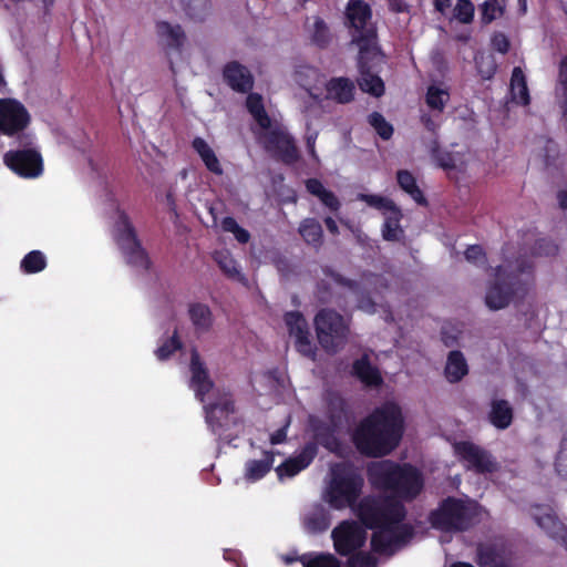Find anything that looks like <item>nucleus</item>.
<instances>
[{
	"label": "nucleus",
	"instance_id": "1",
	"mask_svg": "<svg viewBox=\"0 0 567 567\" xmlns=\"http://www.w3.org/2000/svg\"><path fill=\"white\" fill-rule=\"evenodd\" d=\"M363 486L364 478L357 467L337 463L330 466L322 497L334 509L350 507L367 527L375 529L371 539L374 551L392 554L412 536L411 527L402 523L404 507L393 498L372 497L357 505Z\"/></svg>",
	"mask_w": 567,
	"mask_h": 567
},
{
	"label": "nucleus",
	"instance_id": "2",
	"mask_svg": "<svg viewBox=\"0 0 567 567\" xmlns=\"http://www.w3.org/2000/svg\"><path fill=\"white\" fill-rule=\"evenodd\" d=\"M402 433L401 410L395 403L386 402L359 424L353 441L360 452L381 456L390 453L399 444Z\"/></svg>",
	"mask_w": 567,
	"mask_h": 567
},
{
	"label": "nucleus",
	"instance_id": "3",
	"mask_svg": "<svg viewBox=\"0 0 567 567\" xmlns=\"http://www.w3.org/2000/svg\"><path fill=\"white\" fill-rule=\"evenodd\" d=\"M369 480L372 485L392 492L401 499H412L423 488V478L415 468L390 461L373 462L369 466Z\"/></svg>",
	"mask_w": 567,
	"mask_h": 567
},
{
	"label": "nucleus",
	"instance_id": "4",
	"mask_svg": "<svg viewBox=\"0 0 567 567\" xmlns=\"http://www.w3.org/2000/svg\"><path fill=\"white\" fill-rule=\"evenodd\" d=\"M348 423L344 400L338 394H331L326 402V411L322 416H311L310 426L315 439L323 447L337 455L343 454V445L339 435Z\"/></svg>",
	"mask_w": 567,
	"mask_h": 567
},
{
	"label": "nucleus",
	"instance_id": "5",
	"mask_svg": "<svg viewBox=\"0 0 567 567\" xmlns=\"http://www.w3.org/2000/svg\"><path fill=\"white\" fill-rule=\"evenodd\" d=\"M372 12L363 0H349L346 8V24L351 30L352 43L357 44L361 56L378 53L377 33L371 24Z\"/></svg>",
	"mask_w": 567,
	"mask_h": 567
},
{
	"label": "nucleus",
	"instance_id": "6",
	"mask_svg": "<svg viewBox=\"0 0 567 567\" xmlns=\"http://www.w3.org/2000/svg\"><path fill=\"white\" fill-rule=\"evenodd\" d=\"M478 515L480 508L475 502L449 498L432 513L431 522L442 530H463L473 525Z\"/></svg>",
	"mask_w": 567,
	"mask_h": 567
},
{
	"label": "nucleus",
	"instance_id": "7",
	"mask_svg": "<svg viewBox=\"0 0 567 567\" xmlns=\"http://www.w3.org/2000/svg\"><path fill=\"white\" fill-rule=\"evenodd\" d=\"M317 338L328 352H337L344 347L350 333L348 321L329 309L319 311L315 318Z\"/></svg>",
	"mask_w": 567,
	"mask_h": 567
},
{
	"label": "nucleus",
	"instance_id": "8",
	"mask_svg": "<svg viewBox=\"0 0 567 567\" xmlns=\"http://www.w3.org/2000/svg\"><path fill=\"white\" fill-rule=\"evenodd\" d=\"M453 449L455 455L468 470H473L481 474H487L493 473L498 468V464L494 457L486 450L472 442H456L454 443Z\"/></svg>",
	"mask_w": 567,
	"mask_h": 567
},
{
	"label": "nucleus",
	"instance_id": "9",
	"mask_svg": "<svg viewBox=\"0 0 567 567\" xmlns=\"http://www.w3.org/2000/svg\"><path fill=\"white\" fill-rule=\"evenodd\" d=\"M117 241L130 265L142 269L148 267L147 255L137 241L134 229L126 216H121L118 219Z\"/></svg>",
	"mask_w": 567,
	"mask_h": 567
},
{
	"label": "nucleus",
	"instance_id": "10",
	"mask_svg": "<svg viewBox=\"0 0 567 567\" xmlns=\"http://www.w3.org/2000/svg\"><path fill=\"white\" fill-rule=\"evenodd\" d=\"M31 116L25 106L14 99L0 100V132L16 135L29 125Z\"/></svg>",
	"mask_w": 567,
	"mask_h": 567
},
{
	"label": "nucleus",
	"instance_id": "11",
	"mask_svg": "<svg viewBox=\"0 0 567 567\" xmlns=\"http://www.w3.org/2000/svg\"><path fill=\"white\" fill-rule=\"evenodd\" d=\"M259 134L265 147L282 161L293 162L297 158V150L292 138L277 123H271V128L261 130Z\"/></svg>",
	"mask_w": 567,
	"mask_h": 567
},
{
	"label": "nucleus",
	"instance_id": "12",
	"mask_svg": "<svg viewBox=\"0 0 567 567\" xmlns=\"http://www.w3.org/2000/svg\"><path fill=\"white\" fill-rule=\"evenodd\" d=\"M4 163L23 177H37L42 173L41 155L33 148L8 152Z\"/></svg>",
	"mask_w": 567,
	"mask_h": 567
},
{
	"label": "nucleus",
	"instance_id": "13",
	"mask_svg": "<svg viewBox=\"0 0 567 567\" xmlns=\"http://www.w3.org/2000/svg\"><path fill=\"white\" fill-rule=\"evenodd\" d=\"M365 537V530L354 522H342L332 530L334 547L342 555H348L360 548L364 544Z\"/></svg>",
	"mask_w": 567,
	"mask_h": 567
},
{
	"label": "nucleus",
	"instance_id": "14",
	"mask_svg": "<svg viewBox=\"0 0 567 567\" xmlns=\"http://www.w3.org/2000/svg\"><path fill=\"white\" fill-rule=\"evenodd\" d=\"M302 113L307 123V148L309 154L317 159L316 153V141L318 137V131L311 130V124L315 118H318L323 113L322 100L316 94L312 87H307V96L303 97Z\"/></svg>",
	"mask_w": 567,
	"mask_h": 567
},
{
	"label": "nucleus",
	"instance_id": "15",
	"mask_svg": "<svg viewBox=\"0 0 567 567\" xmlns=\"http://www.w3.org/2000/svg\"><path fill=\"white\" fill-rule=\"evenodd\" d=\"M285 322L288 327L290 337L295 339V344L300 353L312 358L315 350L310 340L308 324L301 313L292 311L285 316Z\"/></svg>",
	"mask_w": 567,
	"mask_h": 567
},
{
	"label": "nucleus",
	"instance_id": "16",
	"mask_svg": "<svg viewBox=\"0 0 567 567\" xmlns=\"http://www.w3.org/2000/svg\"><path fill=\"white\" fill-rule=\"evenodd\" d=\"M506 279V270L502 266L498 267L495 272V282L488 286L485 296V303L491 310H499L509 305L513 292Z\"/></svg>",
	"mask_w": 567,
	"mask_h": 567
},
{
	"label": "nucleus",
	"instance_id": "17",
	"mask_svg": "<svg viewBox=\"0 0 567 567\" xmlns=\"http://www.w3.org/2000/svg\"><path fill=\"white\" fill-rule=\"evenodd\" d=\"M380 53L378 52L375 55H365L364 58L361 56V51H359V71L360 76L358 79V83L360 89L363 92H367L373 96H381L384 92V84L380 76L374 74L371 71V68L368 65L370 62L379 61L380 60Z\"/></svg>",
	"mask_w": 567,
	"mask_h": 567
},
{
	"label": "nucleus",
	"instance_id": "18",
	"mask_svg": "<svg viewBox=\"0 0 567 567\" xmlns=\"http://www.w3.org/2000/svg\"><path fill=\"white\" fill-rule=\"evenodd\" d=\"M190 388L196 398L204 401L205 395L213 389V382L196 350H193L190 355Z\"/></svg>",
	"mask_w": 567,
	"mask_h": 567
},
{
	"label": "nucleus",
	"instance_id": "19",
	"mask_svg": "<svg viewBox=\"0 0 567 567\" xmlns=\"http://www.w3.org/2000/svg\"><path fill=\"white\" fill-rule=\"evenodd\" d=\"M316 455L317 445L315 443L307 444L297 456L288 458L285 463L276 468L279 478H282L284 476L292 477L297 475L299 472L309 466Z\"/></svg>",
	"mask_w": 567,
	"mask_h": 567
},
{
	"label": "nucleus",
	"instance_id": "20",
	"mask_svg": "<svg viewBox=\"0 0 567 567\" xmlns=\"http://www.w3.org/2000/svg\"><path fill=\"white\" fill-rule=\"evenodd\" d=\"M234 411L233 401L227 395L220 398L216 403L206 405V421L213 432H216L219 427L227 426L229 424V415L234 413Z\"/></svg>",
	"mask_w": 567,
	"mask_h": 567
},
{
	"label": "nucleus",
	"instance_id": "21",
	"mask_svg": "<svg viewBox=\"0 0 567 567\" xmlns=\"http://www.w3.org/2000/svg\"><path fill=\"white\" fill-rule=\"evenodd\" d=\"M224 78L229 86L238 92H246L254 84L250 72L237 62H230L225 66Z\"/></svg>",
	"mask_w": 567,
	"mask_h": 567
},
{
	"label": "nucleus",
	"instance_id": "22",
	"mask_svg": "<svg viewBox=\"0 0 567 567\" xmlns=\"http://www.w3.org/2000/svg\"><path fill=\"white\" fill-rule=\"evenodd\" d=\"M354 84L346 78L331 79L327 83V99L338 103H348L353 99Z\"/></svg>",
	"mask_w": 567,
	"mask_h": 567
},
{
	"label": "nucleus",
	"instance_id": "23",
	"mask_svg": "<svg viewBox=\"0 0 567 567\" xmlns=\"http://www.w3.org/2000/svg\"><path fill=\"white\" fill-rule=\"evenodd\" d=\"M468 373L467 362L460 351H451L447 355L444 375L451 383L461 381Z\"/></svg>",
	"mask_w": 567,
	"mask_h": 567
},
{
	"label": "nucleus",
	"instance_id": "24",
	"mask_svg": "<svg viewBox=\"0 0 567 567\" xmlns=\"http://www.w3.org/2000/svg\"><path fill=\"white\" fill-rule=\"evenodd\" d=\"M477 563L481 567H511L504 560L503 550L494 544H481L477 547Z\"/></svg>",
	"mask_w": 567,
	"mask_h": 567
},
{
	"label": "nucleus",
	"instance_id": "25",
	"mask_svg": "<svg viewBox=\"0 0 567 567\" xmlns=\"http://www.w3.org/2000/svg\"><path fill=\"white\" fill-rule=\"evenodd\" d=\"M189 319L197 333H205L213 327V315L208 306L193 303L188 309Z\"/></svg>",
	"mask_w": 567,
	"mask_h": 567
},
{
	"label": "nucleus",
	"instance_id": "26",
	"mask_svg": "<svg viewBox=\"0 0 567 567\" xmlns=\"http://www.w3.org/2000/svg\"><path fill=\"white\" fill-rule=\"evenodd\" d=\"M193 147L199 155V157L202 158L203 163L205 164L206 168L209 172L216 175L223 174V167L220 165L219 159L217 158L214 150L208 145V143L204 138H194Z\"/></svg>",
	"mask_w": 567,
	"mask_h": 567
},
{
	"label": "nucleus",
	"instance_id": "27",
	"mask_svg": "<svg viewBox=\"0 0 567 567\" xmlns=\"http://www.w3.org/2000/svg\"><path fill=\"white\" fill-rule=\"evenodd\" d=\"M512 100L520 105H528L530 97L527 87L526 76L519 66L514 68L511 78Z\"/></svg>",
	"mask_w": 567,
	"mask_h": 567
},
{
	"label": "nucleus",
	"instance_id": "28",
	"mask_svg": "<svg viewBox=\"0 0 567 567\" xmlns=\"http://www.w3.org/2000/svg\"><path fill=\"white\" fill-rule=\"evenodd\" d=\"M353 372L365 385L377 386L382 382L379 370L371 365L367 355L353 363Z\"/></svg>",
	"mask_w": 567,
	"mask_h": 567
},
{
	"label": "nucleus",
	"instance_id": "29",
	"mask_svg": "<svg viewBox=\"0 0 567 567\" xmlns=\"http://www.w3.org/2000/svg\"><path fill=\"white\" fill-rule=\"evenodd\" d=\"M247 109L254 120L257 122L260 131L271 128L272 121L265 111L262 96L257 93H250L246 101Z\"/></svg>",
	"mask_w": 567,
	"mask_h": 567
},
{
	"label": "nucleus",
	"instance_id": "30",
	"mask_svg": "<svg viewBox=\"0 0 567 567\" xmlns=\"http://www.w3.org/2000/svg\"><path fill=\"white\" fill-rule=\"evenodd\" d=\"M513 420V410L507 401L496 400L489 412L491 423L501 430L507 429Z\"/></svg>",
	"mask_w": 567,
	"mask_h": 567
},
{
	"label": "nucleus",
	"instance_id": "31",
	"mask_svg": "<svg viewBox=\"0 0 567 567\" xmlns=\"http://www.w3.org/2000/svg\"><path fill=\"white\" fill-rule=\"evenodd\" d=\"M385 221L382 227V237L388 241H399L403 237V229L400 226L402 214L398 207H394L388 214H384Z\"/></svg>",
	"mask_w": 567,
	"mask_h": 567
},
{
	"label": "nucleus",
	"instance_id": "32",
	"mask_svg": "<svg viewBox=\"0 0 567 567\" xmlns=\"http://www.w3.org/2000/svg\"><path fill=\"white\" fill-rule=\"evenodd\" d=\"M307 190L318 197L320 202L329 209L336 212L340 207V202L336 195L328 190L320 181L310 178L306 183Z\"/></svg>",
	"mask_w": 567,
	"mask_h": 567
},
{
	"label": "nucleus",
	"instance_id": "33",
	"mask_svg": "<svg viewBox=\"0 0 567 567\" xmlns=\"http://www.w3.org/2000/svg\"><path fill=\"white\" fill-rule=\"evenodd\" d=\"M299 234L308 245L318 248L322 244L323 231L318 220L307 218L299 226Z\"/></svg>",
	"mask_w": 567,
	"mask_h": 567
},
{
	"label": "nucleus",
	"instance_id": "34",
	"mask_svg": "<svg viewBox=\"0 0 567 567\" xmlns=\"http://www.w3.org/2000/svg\"><path fill=\"white\" fill-rule=\"evenodd\" d=\"M274 457L270 453H265L262 460H251L246 463L245 476L249 481H258L264 477L272 467Z\"/></svg>",
	"mask_w": 567,
	"mask_h": 567
},
{
	"label": "nucleus",
	"instance_id": "35",
	"mask_svg": "<svg viewBox=\"0 0 567 567\" xmlns=\"http://www.w3.org/2000/svg\"><path fill=\"white\" fill-rule=\"evenodd\" d=\"M449 101L450 93L445 86L433 84L427 87L425 102L432 111L443 112Z\"/></svg>",
	"mask_w": 567,
	"mask_h": 567
},
{
	"label": "nucleus",
	"instance_id": "36",
	"mask_svg": "<svg viewBox=\"0 0 567 567\" xmlns=\"http://www.w3.org/2000/svg\"><path fill=\"white\" fill-rule=\"evenodd\" d=\"M157 33L168 47L178 48L184 41V32L179 25L162 21L156 25Z\"/></svg>",
	"mask_w": 567,
	"mask_h": 567
},
{
	"label": "nucleus",
	"instance_id": "37",
	"mask_svg": "<svg viewBox=\"0 0 567 567\" xmlns=\"http://www.w3.org/2000/svg\"><path fill=\"white\" fill-rule=\"evenodd\" d=\"M330 525L329 515L321 507L315 508L305 517V527L310 533L326 530Z\"/></svg>",
	"mask_w": 567,
	"mask_h": 567
},
{
	"label": "nucleus",
	"instance_id": "38",
	"mask_svg": "<svg viewBox=\"0 0 567 567\" xmlns=\"http://www.w3.org/2000/svg\"><path fill=\"white\" fill-rule=\"evenodd\" d=\"M400 187L408 193L416 203H424L421 189L416 185L414 176L408 171H399L396 174Z\"/></svg>",
	"mask_w": 567,
	"mask_h": 567
},
{
	"label": "nucleus",
	"instance_id": "39",
	"mask_svg": "<svg viewBox=\"0 0 567 567\" xmlns=\"http://www.w3.org/2000/svg\"><path fill=\"white\" fill-rule=\"evenodd\" d=\"M47 266L45 256L39 251L33 250L24 256L21 261V269L25 274H35L43 270Z\"/></svg>",
	"mask_w": 567,
	"mask_h": 567
},
{
	"label": "nucleus",
	"instance_id": "40",
	"mask_svg": "<svg viewBox=\"0 0 567 567\" xmlns=\"http://www.w3.org/2000/svg\"><path fill=\"white\" fill-rule=\"evenodd\" d=\"M311 39L319 47H326L331 41V33L328 25L318 17L313 18Z\"/></svg>",
	"mask_w": 567,
	"mask_h": 567
},
{
	"label": "nucleus",
	"instance_id": "41",
	"mask_svg": "<svg viewBox=\"0 0 567 567\" xmlns=\"http://www.w3.org/2000/svg\"><path fill=\"white\" fill-rule=\"evenodd\" d=\"M358 199L367 203L369 206L373 208L381 210L383 215L388 214V212L396 207L391 199L380 195L359 194Z\"/></svg>",
	"mask_w": 567,
	"mask_h": 567
},
{
	"label": "nucleus",
	"instance_id": "42",
	"mask_svg": "<svg viewBox=\"0 0 567 567\" xmlns=\"http://www.w3.org/2000/svg\"><path fill=\"white\" fill-rule=\"evenodd\" d=\"M303 567H341L338 559L331 554H320L302 558Z\"/></svg>",
	"mask_w": 567,
	"mask_h": 567
},
{
	"label": "nucleus",
	"instance_id": "43",
	"mask_svg": "<svg viewBox=\"0 0 567 567\" xmlns=\"http://www.w3.org/2000/svg\"><path fill=\"white\" fill-rule=\"evenodd\" d=\"M502 0H486L482 6V21L489 23L503 14Z\"/></svg>",
	"mask_w": 567,
	"mask_h": 567
},
{
	"label": "nucleus",
	"instance_id": "44",
	"mask_svg": "<svg viewBox=\"0 0 567 567\" xmlns=\"http://www.w3.org/2000/svg\"><path fill=\"white\" fill-rule=\"evenodd\" d=\"M215 260L225 274L230 277H239L240 272L235 259L227 251H217Z\"/></svg>",
	"mask_w": 567,
	"mask_h": 567
},
{
	"label": "nucleus",
	"instance_id": "45",
	"mask_svg": "<svg viewBox=\"0 0 567 567\" xmlns=\"http://www.w3.org/2000/svg\"><path fill=\"white\" fill-rule=\"evenodd\" d=\"M369 123L383 140H389L392 136V125L380 113H372L369 116Z\"/></svg>",
	"mask_w": 567,
	"mask_h": 567
},
{
	"label": "nucleus",
	"instance_id": "46",
	"mask_svg": "<svg viewBox=\"0 0 567 567\" xmlns=\"http://www.w3.org/2000/svg\"><path fill=\"white\" fill-rule=\"evenodd\" d=\"M221 228L234 234L235 238L241 244H246L250 238L249 233L241 228L233 217H225L221 221Z\"/></svg>",
	"mask_w": 567,
	"mask_h": 567
},
{
	"label": "nucleus",
	"instance_id": "47",
	"mask_svg": "<svg viewBox=\"0 0 567 567\" xmlns=\"http://www.w3.org/2000/svg\"><path fill=\"white\" fill-rule=\"evenodd\" d=\"M474 16V6L468 0H458L454 8V17L462 23H468Z\"/></svg>",
	"mask_w": 567,
	"mask_h": 567
},
{
	"label": "nucleus",
	"instance_id": "48",
	"mask_svg": "<svg viewBox=\"0 0 567 567\" xmlns=\"http://www.w3.org/2000/svg\"><path fill=\"white\" fill-rule=\"evenodd\" d=\"M182 346L181 341L177 337V331H174V334L165 341L158 349L156 350V357L159 360H165L169 358V355L175 352L177 349H179Z\"/></svg>",
	"mask_w": 567,
	"mask_h": 567
},
{
	"label": "nucleus",
	"instance_id": "49",
	"mask_svg": "<svg viewBox=\"0 0 567 567\" xmlns=\"http://www.w3.org/2000/svg\"><path fill=\"white\" fill-rule=\"evenodd\" d=\"M375 560L368 554H358L350 558L349 567H375Z\"/></svg>",
	"mask_w": 567,
	"mask_h": 567
},
{
	"label": "nucleus",
	"instance_id": "50",
	"mask_svg": "<svg viewBox=\"0 0 567 567\" xmlns=\"http://www.w3.org/2000/svg\"><path fill=\"white\" fill-rule=\"evenodd\" d=\"M465 258L467 261L475 265L485 262V255L481 246H471L465 251Z\"/></svg>",
	"mask_w": 567,
	"mask_h": 567
},
{
	"label": "nucleus",
	"instance_id": "51",
	"mask_svg": "<svg viewBox=\"0 0 567 567\" xmlns=\"http://www.w3.org/2000/svg\"><path fill=\"white\" fill-rule=\"evenodd\" d=\"M492 47L494 50H496L499 53H506L509 49V41L507 37L504 33H495L492 37Z\"/></svg>",
	"mask_w": 567,
	"mask_h": 567
},
{
	"label": "nucleus",
	"instance_id": "52",
	"mask_svg": "<svg viewBox=\"0 0 567 567\" xmlns=\"http://www.w3.org/2000/svg\"><path fill=\"white\" fill-rule=\"evenodd\" d=\"M556 467L560 475L567 476V440H564L558 453Z\"/></svg>",
	"mask_w": 567,
	"mask_h": 567
},
{
	"label": "nucleus",
	"instance_id": "53",
	"mask_svg": "<svg viewBox=\"0 0 567 567\" xmlns=\"http://www.w3.org/2000/svg\"><path fill=\"white\" fill-rule=\"evenodd\" d=\"M289 425H290V417L288 416L285 422V425L271 434L270 443L275 445V444H280V443L285 442V440L287 437V429L289 427Z\"/></svg>",
	"mask_w": 567,
	"mask_h": 567
},
{
	"label": "nucleus",
	"instance_id": "54",
	"mask_svg": "<svg viewBox=\"0 0 567 567\" xmlns=\"http://www.w3.org/2000/svg\"><path fill=\"white\" fill-rule=\"evenodd\" d=\"M558 82L564 91H567V55L560 62Z\"/></svg>",
	"mask_w": 567,
	"mask_h": 567
},
{
	"label": "nucleus",
	"instance_id": "55",
	"mask_svg": "<svg viewBox=\"0 0 567 567\" xmlns=\"http://www.w3.org/2000/svg\"><path fill=\"white\" fill-rule=\"evenodd\" d=\"M358 307L365 312H374V305L369 298L360 300Z\"/></svg>",
	"mask_w": 567,
	"mask_h": 567
},
{
	"label": "nucleus",
	"instance_id": "56",
	"mask_svg": "<svg viewBox=\"0 0 567 567\" xmlns=\"http://www.w3.org/2000/svg\"><path fill=\"white\" fill-rule=\"evenodd\" d=\"M324 224L327 226V229L333 234V235H337L339 233V229H338V225L336 223V220L331 217H327L324 219Z\"/></svg>",
	"mask_w": 567,
	"mask_h": 567
},
{
	"label": "nucleus",
	"instance_id": "57",
	"mask_svg": "<svg viewBox=\"0 0 567 567\" xmlns=\"http://www.w3.org/2000/svg\"><path fill=\"white\" fill-rule=\"evenodd\" d=\"M557 202L561 209H567V192L566 190L558 192Z\"/></svg>",
	"mask_w": 567,
	"mask_h": 567
},
{
	"label": "nucleus",
	"instance_id": "58",
	"mask_svg": "<svg viewBox=\"0 0 567 567\" xmlns=\"http://www.w3.org/2000/svg\"><path fill=\"white\" fill-rule=\"evenodd\" d=\"M392 10L401 12L405 10V3L402 0H389Z\"/></svg>",
	"mask_w": 567,
	"mask_h": 567
},
{
	"label": "nucleus",
	"instance_id": "59",
	"mask_svg": "<svg viewBox=\"0 0 567 567\" xmlns=\"http://www.w3.org/2000/svg\"><path fill=\"white\" fill-rule=\"evenodd\" d=\"M434 6L437 11L444 12L450 7V0H434Z\"/></svg>",
	"mask_w": 567,
	"mask_h": 567
},
{
	"label": "nucleus",
	"instance_id": "60",
	"mask_svg": "<svg viewBox=\"0 0 567 567\" xmlns=\"http://www.w3.org/2000/svg\"><path fill=\"white\" fill-rule=\"evenodd\" d=\"M440 165L443 167V168H452L455 166L454 162L449 157L446 161H442L440 163Z\"/></svg>",
	"mask_w": 567,
	"mask_h": 567
},
{
	"label": "nucleus",
	"instance_id": "61",
	"mask_svg": "<svg viewBox=\"0 0 567 567\" xmlns=\"http://www.w3.org/2000/svg\"><path fill=\"white\" fill-rule=\"evenodd\" d=\"M423 122L425 124V126L430 130V131H433L435 128V125L434 123L431 121V118L429 117H423Z\"/></svg>",
	"mask_w": 567,
	"mask_h": 567
},
{
	"label": "nucleus",
	"instance_id": "62",
	"mask_svg": "<svg viewBox=\"0 0 567 567\" xmlns=\"http://www.w3.org/2000/svg\"><path fill=\"white\" fill-rule=\"evenodd\" d=\"M450 567H474V566L470 563L456 561V563H453Z\"/></svg>",
	"mask_w": 567,
	"mask_h": 567
},
{
	"label": "nucleus",
	"instance_id": "63",
	"mask_svg": "<svg viewBox=\"0 0 567 567\" xmlns=\"http://www.w3.org/2000/svg\"><path fill=\"white\" fill-rule=\"evenodd\" d=\"M565 101L561 104L563 115L567 118V91H564Z\"/></svg>",
	"mask_w": 567,
	"mask_h": 567
},
{
	"label": "nucleus",
	"instance_id": "64",
	"mask_svg": "<svg viewBox=\"0 0 567 567\" xmlns=\"http://www.w3.org/2000/svg\"><path fill=\"white\" fill-rule=\"evenodd\" d=\"M548 249L545 251V254H555L557 251V247L554 244L548 243L547 244Z\"/></svg>",
	"mask_w": 567,
	"mask_h": 567
}]
</instances>
